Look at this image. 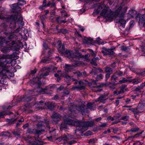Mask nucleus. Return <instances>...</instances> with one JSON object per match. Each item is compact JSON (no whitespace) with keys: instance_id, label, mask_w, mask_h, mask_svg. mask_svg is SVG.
<instances>
[{"instance_id":"dca6fc26","label":"nucleus","mask_w":145,"mask_h":145,"mask_svg":"<svg viewBox=\"0 0 145 145\" xmlns=\"http://www.w3.org/2000/svg\"><path fill=\"white\" fill-rule=\"evenodd\" d=\"M46 89H42L41 88H38L37 90V91L38 93L40 94H44L47 93L46 92Z\"/></svg>"},{"instance_id":"09e8293b","label":"nucleus","mask_w":145,"mask_h":145,"mask_svg":"<svg viewBox=\"0 0 145 145\" xmlns=\"http://www.w3.org/2000/svg\"><path fill=\"white\" fill-rule=\"evenodd\" d=\"M92 132L89 131H88L86 132V135H89L92 134Z\"/></svg>"},{"instance_id":"e2e57ef3","label":"nucleus","mask_w":145,"mask_h":145,"mask_svg":"<svg viewBox=\"0 0 145 145\" xmlns=\"http://www.w3.org/2000/svg\"><path fill=\"white\" fill-rule=\"evenodd\" d=\"M45 15H45V16H46L49 13V11L48 10H47L45 11Z\"/></svg>"},{"instance_id":"2f4dec72","label":"nucleus","mask_w":145,"mask_h":145,"mask_svg":"<svg viewBox=\"0 0 145 145\" xmlns=\"http://www.w3.org/2000/svg\"><path fill=\"white\" fill-rule=\"evenodd\" d=\"M128 80L126 79L125 78H123L122 79L119 81L120 83H123L127 82Z\"/></svg>"},{"instance_id":"4d7b16f0","label":"nucleus","mask_w":145,"mask_h":145,"mask_svg":"<svg viewBox=\"0 0 145 145\" xmlns=\"http://www.w3.org/2000/svg\"><path fill=\"white\" fill-rule=\"evenodd\" d=\"M106 125H107V124L106 123H103V124L101 125H100V127H106Z\"/></svg>"},{"instance_id":"e433bc0d","label":"nucleus","mask_w":145,"mask_h":145,"mask_svg":"<svg viewBox=\"0 0 145 145\" xmlns=\"http://www.w3.org/2000/svg\"><path fill=\"white\" fill-rule=\"evenodd\" d=\"M128 48V47L123 46L121 47V49L122 50L126 51L127 50Z\"/></svg>"},{"instance_id":"f03ea898","label":"nucleus","mask_w":145,"mask_h":145,"mask_svg":"<svg viewBox=\"0 0 145 145\" xmlns=\"http://www.w3.org/2000/svg\"><path fill=\"white\" fill-rule=\"evenodd\" d=\"M26 2L24 1L19 0L17 3H15L12 5V11L13 12L19 14L14 16H11L10 17V20L12 21L10 24V27L15 28L16 27V24L15 21L18 18V20L17 22V24H18L19 27L16 30L15 32H18L19 31V29L21 28L24 25V22H23V18L21 16V14H20L21 8L20 6L26 4Z\"/></svg>"},{"instance_id":"1a4fd4ad","label":"nucleus","mask_w":145,"mask_h":145,"mask_svg":"<svg viewBox=\"0 0 145 145\" xmlns=\"http://www.w3.org/2000/svg\"><path fill=\"white\" fill-rule=\"evenodd\" d=\"M38 129L36 131V133L37 134H40L41 132L44 131V129H43V126L40 123L37 124Z\"/></svg>"},{"instance_id":"39448f33","label":"nucleus","mask_w":145,"mask_h":145,"mask_svg":"<svg viewBox=\"0 0 145 145\" xmlns=\"http://www.w3.org/2000/svg\"><path fill=\"white\" fill-rule=\"evenodd\" d=\"M64 123H62L60 125L59 127L60 129L62 130L64 129L67 128V125L72 126L75 125H77L76 127L80 125V121H74L69 118L64 119Z\"/></svg>"},{"instance_id":"f3484780","label":"nucleus","mask_w":145,"mask_h":145,"mask_svg":"<svg viewBox=\"0 0 145 145\" xmlns=\"http://www.w3.org/2000/svg\"><path fill=\"white\" fill-rule=\"evenodd\" d=\"M72 65H70L69 64H66L65 65V71L66 72L71 71L72 69Z\"/></svg>"},{"instance_id":"72a5a7b5","label":"nucleus","mask_w":145,"mask_h":145,"mask_svg":"<svg viewBox=\"0 0 145 145\" xmlns=\"http://www.w3.org/2000/svg\"><path fill=\"white\" fill-rule=\"evenodd\" d=\"M101 40V39L99 37H98L96 39V41L98 42V44H104L103 43L100 42V40Z\"/></svg>"},{"instance_id":"4c0bfd02","label":"nucleus","mask_w":145,"mask_h":145,"mask_svg":"<svg viewBox=\"0 0 145 145\" xmlns=\"http://www.w3.org/2000/svg\"><path fill=\"white\" fill-rule=\"evenodd\" d=\"M132 82L134 84H137L140 82L137 81L136 79H133Z\"/></svg>"},{"instance_id":"49530a36","label":"nucleus","mask_w":145,"mask_h":145,"mask_svg":"<svg viewBox=\"0 0 145 145\" xmlns=\"http://www.w3.org/2000/svg\"><path fill=\"white\" fill-rule=\"evenodd\" d=\"M7 114H6L4 112H0V118H3V116L5 115H7Z\"/></svg>"},{"instance_id":"69168bd1","label":"nucleus","mask_w":145,"mask_h":145,"mask_svg":"<svg viewBox=\"0 0 145 145\" xmlns=\"http://www.w3.org/2000/svg\"><path fill=\"white\" fill-rule=\"evenodd\" d=\"M88 42L87 40V39H84L83 41V42L84 44H87Z\"/></svg>"},{"instance_id":"cd10ccee","label":"nucleus","mask_w":145,"mask_h":145,"mask_svg":"<svg viewBox=\"0 0 145 145\" xmlns=\"http://www.w3.org/2000/svg\"><path fill=\"white\" fill-rule=\"evenodd\" d=\"M71 77L69 75H66L65 76V80L66 81L71 80Z\"/></svg>"},{"instance_id":"8fccbe9b","label":"nucleus","mask_w":145,"mask_h":145,"mask_svg":"<svg viewBox=\"0 0 145 145\" xmlns=\"http://www.w3.org/2000/svg\"><path fill=\"white\" fill-rule=\"evenodd\" d=\"M96 71L97 72H101L103 71L100 68H97L96 69Z\"/></svg>"},{"instance_id":"de8ad7c7","label":"nucleus","mask_w":145,"mask_h":145,"mask_svg":"<svg viewBox=\"0 0 145 145\" xmlns=\"http://www.w3.org/2000/svg\"><path fill=\"white\" fill-rule=\"evenodd\" d=\"M124 91V89L123 88L121 89L118 92V94H120L123 93Z\"/></svg>"},{"instance_id":"6e6552de","label":"nucleus","mask_w":145,"mask_h":145,"mask_svg":"<svg viewBox=\"0 0 145 145\" xmlns=\"http://www.w3.org/2000/svg\"><path fill=\"white\" fill-rule=\"evenodd\" d=\"M34 138L35 140L34 142L33 141L32 142L31 141V142L33 145H42L43 144L42 142L40 141V139L39 138L38 136L37 137H35Z\"/></svg>"},{"instance_id":"473e14b6","label":"nucleus","mask_w":145,"mask_h":145,"mask_svg":"<svg viewBox=\"0 0 145 145\" xmlns=\"http://www.w3.org/2000/svg\"><path fill=\"white\" fill-rule=\"evenodd\" d=\"M13 134L15 135V136L17 138H20V135L19 134L17 133L16 132H14L13 133Z\"/></svg>"},{"instance_id":"a878e982","label":"nucleus","mask_w":145,"mask_h":145,"mask_svg":"<svg viewBox=\"0 0 145 145\" xmlns=\"http://www.w3.org/2000/svg\"><path fill=\"white\" fill-rule=\"evenodd\" d=\"M129 118V116H125L123 117H122L121 118V119L125 121H127Z\"/></svg>"},{"instance_id":"412c9836","label":"nucleus","mask_w":145,"mask_h":145,"mask_svg":"<svg viewBox=\"0 0 145 145\" xmlns=\"http://www.w3.org/2000/svg\"><path fill=\"white\" fill-rule=\"evenodd\" d=\"M105 72L106 73H112V69L109 67H106L105 68Z\"/></svg>"},{"instance_id":"774afa93","label":"nucleus","mask_w":145,"mask_h":145,"mask_svg":"<svg viewBox=\"0 0 145 145\" xmlns=\"http://www.w3.org/2000/svg\"><path fill=\"white\" fill-rule=\"evenodd\" d=\"M130 99H127L125 101V102L126 103H128L130 101Z\"/></svg>"},{"instance_id":"a19ab883","label":"nucleus","mask_w":145,"mask_h":145,"mask_svg":"<svg viewBox=\"0 0 145 145\" xmlns=\"http://www.w3.org/2000/svg\"><path fill=\"white\" fill-rule=\"evenodd\" d=\"M117 78V77L115 75H113L111 76L112 80H113L114 81L116 80Z\"/></svg>"},{"instance_id":"3c124183","label":"nucleus","mask_w":145,"mask_h":145,"mask_svg":"<svg viewBox=\"0 0 145 145\" xmlns=\"http://www.w3.org/2000/svg\"><path fill=\"white\" fill-rule=\"evenodd\" d=\"M58 98V96L57 95H56L54 97L52 98V99L56 100Z\"/></svg>"},{"instance_id":"4be33fe9","label":"nucleus","mask_w":145,"mask_h":145,"mask_svg":"<svg viewBox=\"0 0 145 145\" xmlns=\"http://www.w3.org/2000/svg\"><path fill=\"white\" fill-rule=\"evenodd\" d=\"M47 107L50 110H52L54 108V106L53 105L50 103H48Z\"/></svg>"},{"instance_id":"4468645a","label":"nucleus","mask_w":145,"mask_h":145,"mask_svg":"<svg viewBox=\"0 0 145 145\" xmlns=\"http://www.w3.org/2000/svg\"><path fill=\"white\" fill-rule=\"evenodd\" d=\"M87 106L88 108L91 110H94L96 108L95 105L93 103H90L87 104Z\"/></svg>"},{"instance_id":"7ed1b4c3","label":"nucleus","mask_w":145,"mask_h":145,"mask_svg":"<svg viewBox=\"0 0 145 145\" xmlns=\"http://www.w3.org/2000/svg\"><path fill=\"white\" fill-rule=\"evenodd\" d=\"M16 56L14 54L3 55L0 56V66L2 67L3 71L0 72V79H2L5 73H3V71L8 72L10 71V66L7 64H11L13 66L16 64V61L14 59Z\"/></svg>"},{"instance_id":"393cba45","label":"nucleus","mask_w":145,"mask_h":145,"mask_svg":"<svg viewBox=\"0 0 145 145\" xmlns=\"http://www.w3.org/2000/svg\"><path fill=\"white\" fill-rule=\"evenodd\" d=\"M103 76L102 74H100L99 75H97L96 78V80L98 81L99 80L103 79Z\"/></svg>"},{"instance_id":"79ce46f5","label":"nucleus","mask_w":145,"mask_h":145,"mask_svg":"<svg viewBox=\"0 0 145 145\" xmlns=\"http://www.w3.org/2000/svg\"><path fill=\"white\" fill-rule=\"evenodd\" d=\"M139 130V129L138 128H133L131 129V131L133 132H136L138 131Z\"/></svg>"},{"instance_id":"603ef678","label":"nucleus","mask_w":145,"mask_h":145,"mask_svg":"<svg viewBox=\"0 0 145 145\" xmlns=\"http://www.w3.org/2000/svg\"><path fill=\"white\" fill-rule=\"evenodd\" d=\"M91 74L93 75L96 74V72L93 71V70L89 72Z\"/></svg>"},{"instance_id":"0eeeda50","label":"nucleus","mask_w":145,"mask_h":145,"mask_svg":"<svg viewBox=\"0 0 145 145\" xmlns=\"http://www.w3.org/2000/svg\"><path fill=\"white\" fill-rule=\"evenodd\" d=\"M137 17L139 18V22L143 24L145 26V15L139 14L137 15Z\"/></svg>"},{"instance_id":"338daca9","label":"nucleus","mask_w":145,"mask_h":145,"mask_svg":"<svg viewBox=\"0 0 145 145\" xmlns=\"http://www.w3.org/2000/svg\"><path fill=\"white\" fill-rule=\"evenodd\" d=\"M118 74L119 76H121L123 75V72L121 71H120L118 73Z\"/></svg>"},{"instance_id":"423d86ee","label":"nucleus","mask_w":145,"mask_h":145,"mask_svg":"<svg viewBox=\"0 0 145 145\" xmlns=\"http://www.w3.org/2000/svg\"><path fill=\"white\" fill-rule=\"evenodd\" d=\"M67 56L69 57L70 59H73L74 60V59H79V58L82 57L80 53H73L72 52L68 51L66 52Z\"/></svg>"},{"instance_id":"c03bdc74","label":"nucleus","mask_w":145,"mask_h":145,"mask_svg":"<svg viewBox=\"0 0 145 145\" xmlns=\"http://www.w3.org/2000/svg\"><path fill=\"white\" fill-rule=\"evenodd\" d=\"M145 86V83H143L140 85L139 88L140 89H142V88Z\"/></svg>"},{"instance_id":"9b49d317","label":"nucleus","mask_w":145,"mask_h":145,"mask_svg":"<svg viewBox=\"0 0 145 145\" xmlns=\"http://www.w3.org/2000/svg\"><path fill=\"white\" fill-rule=\"evenodd\" d=\"M48 74V73L46 72L44 73H42L40 75V77H38L37 78H36L35 79L37 80V78L38 81L36 83L38 85H40L41 84V82L40 81V80L41 78H44L45 76L47 75Z\"/></svg>"},{"instance_id":"f704fd0d","label":"nucleus","mask_w":145,"mask_h":145,"mask_svg":"<svg viewBox=\"0 0 145 145\" xmlns=\"http://www.w3.org/2000/svg\"><path fill=\"white\" fill-rule=\"evenodd\" d=\"M95 59H93L91 60V63L92 64L96 66L97 65V64L95 62Z\"/></svg>"},{"instance_id":"f8f14e48","label":"nucleus","mask_w":145,"mask_h":145,"mask_svg":"<svg viewBox=\"0 0 145 145\" xmlns=\"http://www.w3.org/2000/svg\"><path fill=\"white\" fill-rule=\"evenodd\" d=\"M105 96L103 95H101L97 99L95 100L96 102L99 101L100 102L105 103L106 102V100L105 99Z\"/></svg>"},{"instance_id":"20e7f679","label":"nucleus","mask_w":145,"mask_h":145,"mask_svg":"<svg viewBox=\"0 0 145 145\" xmlns=\"http://www.w3.org/2000/svg\"><path fill=\"white\" fill-rule=\"evenodd\" d=\"M94 124V122L93 121L85 122H82L80 121L79 125L76 127L75 133L76 134L77 132L80 131L83 132L87 130L88 127H92Z\"/></svg>"},{"instance_id":"2eb2a0df","label":"nucleus","mask_w":145,"mask_h":145,"mask_svg":"<svg viewBox=\"0 0 145 145\" xmlns=\"http://www.w3.org/2000/svg\"><path fill=\"white\" fill-rule=\"evenodd\" d=\"M70 138L69 136L67 137L66 136H63L58 138L59 141H63L64 142H67L69 140Z\"/></svg>"},{"instance_id":"c9c22d12","label":"nucleus","mask_w":145,"mask_h":145,"mask_svg":"<svg viewBox=\"0 0 145 145\" xmlns=\"http://www.w3.org/2000/svg\"><path fill=\"white\" fill-rule=\"evenodd\" d=\"M47 42L46 41H44V44L43 45V48L44 49H46L48 48V46L46 45Z\"/></svg>"},{"instance_id":"680f3d73","label":"nucleus","mask_w":145,"mask_h":145,"mask_svg":"<svg viewBox=\"0 0 145 145\" xmlns=\"http://www.w3.org/2000/svg\"><path fill=\"white\" fill-rule=\"evenodd\" d=\"M101 117H99L98 118H97L96 119H95V120L96 121H100V120H101Z\"/></svg>"},{"instance_id":"5701e85b","label":"nucleus","mask_w":145,"mask_h":145,"mask_svg":"<svg viewBox=\"0 0 145 145\" xmlns=\"http://www.w3.org/2000/svg\"><path fill=\"white\" fill-rule=\"evenodd\" d=\"M108 55H111L114 54V52L112 50L108 49Z\"/></svg>"},{"instance_id":"bf43d9fd","label":"nucleus","mask_w":145,"mask_h":145,"mask_svg":"<svg viewBox=\"0 0 145 145\" xmlns=\"http://www.w3.org/2000/svg\"><path fill=\"white\" fill-rule=\"evenodd\" d=\"M56 6V4L54 2L52 3V4H51V7H54Z\"/></svg>"},{"instance_id":"f257e3e1","label":"nucleus","mask_w":145,"mask_h":145,"mask_svg":"<svg viewBox=\"0 0 145 145\" xmlns=\"http://www.w3.org/2000/svg\"><path fill=\"white\" fill-rule=\"evenodd\" d=\"M127 9L126 7L122 8L120 6L115 11L114 15L113 12L109 8L108 6L105 5L103 3L99 5L96 13L98 14L100 12V15L108 21H111L114 18H115L116 19V22L119 23L122 27L124 28L126 22L123 19V17Z\"/></svg>"},{"instance_id":"052dcab7","label":"nucleus","mask_w":145,"mask_h":145,"mask_svg":"<svg viewBox=\"0 0 145 145\" xmlns=\"http://www.w3.org/2000/svg\"><path fill=\"white\" fill-rule=\"evenodd\" d=\"M63 86H60V87L58 88V89L59 91H61L62 90V89L63 88Z\"/></svg>"},{"instance_id":"6e6d98bb","label":"nucleus","mask_w":145,"mask_h":145,"mask_svg":"<svg viewBox=\"0 0 145 145\" xmlns=\"http://www.w3.org/2000/svg\"><path fill=\"white\" fill-rule=\"evenodd\" d=\"M29 126V124L28 123H26L25 125H24L23 127L24 129H25L27 127Z\"/></svg>"},{"instance_id":"58836bf2","label":"nucleus","mask_w":145,"mask_h":145,"mask_svg":"<svg viewBox=\"0 0 145 145\" xmlns=\"http://www.w3.org/2000/svg\"><path fill=\"white\" fill-rule=\"evenodd\" d=\"M111 73H108L106 74L105 75L106 80L110 77Z\"/></svg>"},{"instance_id":"ea45409f","label":"nucleus","mask_w":145,"mask_h":145,"mask_svg":"<svg viewBox=\"0 0 145 145\" xmlns=\"http://www.w3.org/2000/svg\"><path fill=\"white\" fill-rule=\"evenodd\" d=\"M59 32L65 34V33H67V30L66 29H62L60 31H59Z\"/></svg>"},{"instance_id":"9d476101","label":"nucleus","mask_w":145,"mask_h":145,"mask_svg":"<svg viewBox=\"0 0 145 145\" xmlns=\"http://www.w3.org/2000/svg\"><path fill=\"white\" fill-rule=\"evenodd\" d=\"M60 116L58 114L55 113L51 116L52 118L54 119V122H57L60 120Z\"/></svg>"},{"instance_id":"b1692460","label":"nucleus","mask_w":145,"mask_h":145,"mask_svg":"<svg viewBox=\"0 0 145 145\" xmlns=\"http://www.w3.org/2000/svg\"><path fill=\"white\" fill-rule=\"evenodd\" d=\"M46 18V16H45V15H43L40 16V19L42 21V22L43 25H44L43 22L44 21V20H45Z\"/></svg>"},{"instance_id":"ddd939ff","label":"nucleus","mask_w":145,"mask_h":145,"mask_svg":"<svg viewBox=\"0 0 145 145\" xmlns=\"http://www.w3.org/2000/svg\"><path fill=\"white\" fill-rule=\"evenodd\" d=\"M84 105L82 104L80 106H76L74 108L76 110H77L79 112H84Z\"/></svg>"},{"instance_id":"37998d69","label":"nucleus","mask_w":145,"mask_h":145,"mask_svg":"<svg viewBox=\"0 0 145 145\" xmlns=\"http://www.w3.org/2000/svg\"><path fill=\"white\" fill-rule=\"evenodd\" d=\"M61 12L62 14V15L63 16H66L67 13L65 10L62 11Z\"/></svg>"},{"instance_id":"aec40b11","label":"nucleus","mask_w":145,"mask_h":145,"mask_svg":"<svg viewBox=\"0 0 145 145\" xmlns=\"http://www.w3.org/2000/svg\"><path fill=\"white\" fill-rule=\"evenodd\" d=\"M10 48L9 47H5L1 49V51L5 53H7L9 52L10 51Z\"/></svg>"},{"instance_id":"c85d7f7f","label":"nucleus","mask_w":145,"mask_h":145,"mask_svg":"<svg viewBox=\"0 0 145 145\" xmlns=\"http://www.w3.org/2000/svg\"><path fill=\"white\" fill-rule=\"evenodd\" d=\"M46 0H43V6H40V7L39 8L40 9H43V8L44 7H45L46 5Z\"/></svg>"},{"instance_id":"a18cd8bd","label":"nucleus","mask_w":145,"mask_h":145,"mask_svg":"<svg viewBox=\"0 0 145 145\" xmlns=\"http://www.w3.org/2000/svg\"><path fill=\"white\" fill-rule=\"evenodd\" d=\"M75 142L74 140H72L70 141L67 142V143L68 144L71 145L72 144L74 143Z\"/></svg>"},{"instance_id":"c756f323","label":"nucleus","mask_w":145,"mask_h":145,"mask_svg":"<svg viewBox=\"0 0 145 145\" xmlns=\"http://www.w3.org/2000/svg\"><path fill=\"white\" fill-rule=\"evenodd\" d=\"M105 51L102 50L101 51L102 53L105 56L108 55V52H108V49L105 48Z\"/></svg>"},{"instance_id":"bb28decb","label":"nucleus","mask_w":145,"mask_h":145,"mask_svg":"<svg viewBox=\"0 0 145 145\" xmlns=\"http://www.w3.org/2000/svg\"><path fill=\"white\" fill-rule=\"evenodd\" d=\"M60 18L59 17H57V22L59 23H66L67 22V21H66L65 20H62L59 21V20L60 19Z\"/></svg>"},{"instance_id":"a211bd4d","label":"nucleus","mask_w":145,"mask_h":145,"mask_svg":"<svg viewBox=\"0 0 145 145\" xmlns=\"http://www.w3.org/2000/svg\"><path fill=\"white\" fill-rule=\"evenodd\" d=\"M10 133L7 131L3 132L1 133V136L3 138L8 137L10 136Z\"/></svg>"},{"instance_id":"7c9ffc66","label":"nucleus","mask_w":145,"mask_h":145,"mask_svg":"<svg viewBox=\"0 0 145 145\" xmlns=\"http://www.w3.org/2000/svg\"><path fill=\"white\" fill-rule=\"evenodd\" d=\"M89 56V54H87L85 55L84 57V60L86 61L88 60V59Z\"/></svg>"},{"instance_id":"5fc2aeb1","label":"nucleus","mask_w":145,"mask_h":145,"mask_svg":"<svg viewBox=\"0 0 145 145\" xmlns=\"http://www.w3.org/2000/svg\"><path fill=\"white\" fill-rule=\"evenodd\" d=\"M48 59H44L42 60V61L43 63H47V62L48 60Z\"/></svg>"},{"instance_id":"6ab92c4d","label":"nucleus","mask_w":145,"mask_h":145,"mask_svg":"<svg viewBox=\"0 0 145 145\" xmlns=\"http://www.w3.org/2000/svg\"><path fill=\"white\" fill-rule=\"evenodd\" d=\"M85 88V87L84 86H74L72 88V90H81L84 89Z\"/></svg>"},{"instance_id":"864d4df0","label":"nucleus","mask_w":145,"mask_h":145,"mask_svg":"<svg viewBox=\"0 0 145 145\" xmlns=\"http://www.w3.org/2000/svg\"><path fill=\"white\" fill-rule=\"evenodd\" d=\"M51 4V2L50 1H49L47 4H46L44 7H48L50 6Z\"/></svg>"},{"instance_id":"13d9d810","label":"nucleus","mask_w":145,"mask_h":145,"mask_svg":"<svg viewBox=\"0 0 145 145\" xmlns=\"http://www.w3.org/2000/svg\"><path fill=\"white\" fill-rule=\"evenodd\" d=\"M24 121V119L22 117H21L20 119L18 120L19 122H22Z\"/></svg>"},{"instance_id":"0e129e2a","label":"nucleus","mask_w":145,"mask_h":145,"mask_svg":"<svg viewBox=\"0 0 145 145\" xmlns=\"http://www.w3.org/2000/svg\"><path fill=\"white\" fill-rule=\"evenodd\" d=\"M37 71V70L36 69H34L32 71H31V73L33 74H35V73H36Z\"/></svg>"}]
</instances>
